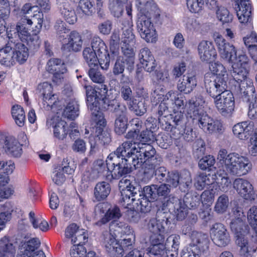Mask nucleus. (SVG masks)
<instances>
[{"label": "nucleus", "instance_id": "bf43d9fd", "mask_svg": "<svg viewBox=\"0 0 257 257\" xmlns=\"http://www.w3.org/2000/svg\"><path fill=\"white\" fill-rule=\"evenodd\" d=\"M125 68H126V69L131 72L134 69V65H133L130 68L128 65L126 64V62L124 61L122 57H119L118 56L113 68V74L114 75L122 74Z\"/></svg>", "mask_w": 257, "mask_h": 257}, {"label": "nucleus", "instance_id": "9d476101", "mask_svg": "<svg viewBox=\"0 0 257 257\" xmlns=\"http://www.w3.org/2000/svg\"><path fill=\"white\" fill-rule=\"evenodd\" d=\"M180 237L179 235L172 234L167 237L165 244H152L149 247L150 252L155 255H164L167 257H177L180 244Z\"/></svg>", "mask_w": 257, "mask_h": 257}, {"label": "nucleus", "instance_id": "f3484780", "mask_svg": "<svg viewBox=\"0 0 257 257\" xmlns=\"http://www.w3.org/2000/svg\"><path fill=\"white\" fill-rule=\"evenodd\" d=\"M46 70L49 73L53 74L52 81L57 84L62 82L64 78L63 74L67 70L64 62L61 59L55 58L48 60Z\"/></svg>", "mask_w": 257, "mask_h": 257}, {"label": "nucleus", "instance_id": "603ef678", "mask_svg": "<svg viewBox=\"0 0 257 257\" xmlns=\"http://www.w3.org/2000/svg\"><path fill=\"white\" fill-rule=\"evenodd\" d=\"M243 40L250 57H255L257 54V35L251 33L249 36L244 37Z\"/></svg>", "mask_w": 257, "mask_h": 257}, {"label": "nucleus", "instance_id": "393cba45", "mask_svg": "<svg viewBox=\"0 0 257 257\" xmlns=\"http://www.w3.org/2000/svg\"><path fill=\"white\" fill-rule=\"evenodd\" d=\"M198 51L202 61L210 63L214 61L217 57V52L212 42L203 40L198 46Z\"/></svg>", "mask_w": 257, "mask_h": 257}, {"label": "nucleus", "instance_id": "0eeeda50", "mask_svg": "<svg viewBox=\"0 0 257 257\" xmlns=\"http://www.w3.org/2000/svg\"><path fill=\"white\" fill-rule=\"evenodd\" d=\"M153 0H136V6L140 17L137 22V27L141 37L147 42L156 41V30L148 15Z\"/></svg>", "mask_w": 257, "mask_h": 257}, {"label": "nucleus", "instance_id": "13d9d810", "mask_svg": "<svg viewBox=\"0 0 257 257\" xmlns=\"http://www.w3.org/2000/svg\"><path fill=\"white\" fill-rule=\"evenodd\" d=\"M11 113L16 124L20 127L23 126L26 120L25 113L23 108L20 105H14L12 108Z\"/></svg>", "mask_w": 257, "mask_h": 257}, {"label": "nucleus", "instance_id": "4d7b16f0", "mask_svg": "<svg viewBox=\"0 0 257 257\" xmlns=\"http://www.w3.org/2000/svg\"><path fill=\"white\" fill-rule=\"evenodd\" d=\"M130 124L132 130L128 132L126 134L125 138L131 140L138 139V136H139L143 126V121L139 118H134L130 121Z\"/></svg>", "mask_w": 257, "mask_h": 257}, {"label": "nucleus", "instance_id": "ea45409f", "mask_svg": "<svg viewBox=\"0 0 257 257\" xmlns=\"http://www.w3.org/2000/svg\"><path fill=\"white\" fill-rule=\"evenodd\" d=\"M232 64V67H237L239 68L248 70L250 66V61L249 58L246 55L245 52L239 51L237 52L232 62H230Z\"/></svg>", "mask_w": 257, "mask_h": 257}, {"label": "nucleus", "instance_id": "a18cd8bd", "mask_svg": "<svg viewBox=\"0 0 257 257\" xmlns=\"http://www.w3.org/2000/svg\"><path fill=\"white\" fill-rule=\"evenodd\" d=\"M216 176L210 174H207L206 173H200L197 178V181L195 185L199 190H203L206 186L212 185L215 182Z\"/></svg>", "mask_w": 257, "mask_h": 257}, {"label": "nucleus", "instance_id": "e433bc0d", "mask_svg": "<svg viewBox=\"0 0 257 257\" xmlns=\"http://www.w3.org/2000/svg\"><path fill=\"white\" fill-rule=\"evenodd\" d=\"M16 246L8 237L4 236L0 239V257H15Z\"/></svg>", "mask_w": 257, "mask_h": 257}, {"label": "nucleus", "instance_id": "c756f323", "mask_svg": "<svg viewBox=\"0 0 257 257\" xmlns=\"http://www.w3.org/2000/svg\"><path fill=\"white\" fill-rule=\"evenodd\" d=\"M190 245L195 246L201 252L209 248V240L207 234L198 231H193L191 234Z\"/></svg>", "mask_w": 257, "mask_h": 257}, {"label": "nucleus", "instance_id": "69168bd1", "mask_svg": "<svg viewBox=\"0 0 257 257\" xmlns=\"http://www.w3.org/2000/svg\"><path fill=\"white\" fill-rule=\"evenodd\" d=\"M29 218L32 225L35 228H39L43 231H46L49 229L48 222L43 220H39L35 218V214L34 212L31 211L29 214Z\"/></svg>", "mask_w": 257, "mask_h": 257}, {"label": "nucleus", "instance_id": "c9c22d12", "mask_svg": "<svg viewBox=\"0 0 257 257\" xmlns=\"http://www.w3.org/2000/svg\"><path fill=\"white\" fill-rule=\"evenodd\" d=\"M53 135L54 138L59 140L65 139L68 134L67 122L61 119H57L53 122Z\"/></svg>", "mask_w": 257, "mask_h": 257}, {"label": "nucleus", "instance_id": "c85d7f7f", "mask_svg": "<svg viewBox=\"0 0 257 257\" xmlns=\"http://www.w3.org/2000/svg\"><path fill=\"white\" fill-rule=\"evenodd\" d=\"M3 148L9 156L20 157L23 153L22 145L14 137H6Z\"/></svg>", "mask_w": 257, "mask_h": 257}, {"label": "nucleus", "instance_id": "473e14b6", "mask_svg": "<svg viewBox=\"0 0 257 257\" xmlns=\"http://www.w3.org/2000/svg\"><path fill=\"white\" fill-rule=\"evenodd\" d=\"M106 164V161L103 160L98 159L94 161L93 166L90 173L92 175V179L95 180L100 177H104L106 180V177L111 173V170L108 168Z\"/></svg>", "mask_w": 257, "mask_h": 257}, {"label": "nucleus", "instance_id": "6ab92c4d", "mask_svg": "<svg viewBox=\"0 0 257 257\" xmlns=\"http://www.w3.org/2000/svg\"><path fill=\"white\" fill-rule=\"evenodd\" d=\"M166 138H167V136H162L161 137L159 136L158 139H156L153 132L146 129L141 132V134H139V136H138V139H135V140H132L131 141H128L132 142L133 146H135L136 144H139V142L146 143L149 144L150 143L153 142L155 140H156L157 143L161 148L166 149L170 146L171 142L168 141L167 139H166Z\"/></svg>", "mask_w": 257, "mask_h": 257}, {"label": "nucleus", "instance_id": "b1692460", "mask_svg": "<svg viewBox=\"0 0 257 257\" xmlns=\"http://www.w3.org/2000/svg\"><path fill=\"white\" fill-rule=\"evenodd\" d=\"M103 243L105 251L109 257L123 256V248L116 239V235L109 233L105 236Z\"/></svg>", "mask_w": 257, "mask_h": 257}, {"label": "nucleus", "instance_id": "2eb2a0df", "mask_svg": "<svg viewBox=\"0 0 257 257\" xmlns=\"http://www.w3.org/2000/svg\"><path fill=\"white\" fill-rule=\"evenodd\" d=\"M212 240L218 246L225 247L230 242V236L224 224L216 223L210 229Z\"/></svg>", "mask_w": 257, "mask_h": 257}, {"label": "nucleus", "instance_id": "ddd939ff", "mask_svg": "<svg viewBox=\"0 0 257 257\" xmlns=\"http://www.w3.org/2000/svg\"><path fill=\"white\" fill-rule=\"evenodd\" d=\"M214 103L218 111L223 116L230 115L234 110L235 101L233 93L227 90L217 98Z\"/></svg>", "mask_w": 257, "mask_h": 257}, {"label": "nucleus", "instance_id": "c03bdc74", "mask_svg": "<svg viewBox=\"0 0 257 257\" xmlns=\"http://www.w3.org/2000/svg\"><path fill=\"white\" fill-rule=\"evenodd\" d=\"M43 99V107L47 110L58 111L61 109L60 101L57 94H52Z\"/></svg>", "mask_w": 257, "mask_h": 257}, {"label": "nucleus", "instance_id": "412c9836", "mask_svg": "<svg viewBox=\"0 0 257 257\" xmlns=\"http://www.w3.org/2000/svg\"><path fill=\"white\" fill-rule=\"evenodd\" d=\"M233 187L244 200L252 201L255 199L253 187L248 181L241 178L236 179L233 182Z\"/></svg>", "mask_w": 257, "mask_h": 257}, {"label": "nucleus", "instance_id": "774afa93", "mask_svg": "<svg viewBox=\"0 0 257 257\" xmlns=\"http://www.w3.org/2000/svg\"><path fill=\"white\" fill-rule=\"evenodd\" d=\"M99 64L96 66L89 67L88 72V75L91 80L97 83H102L104 82V78L101 73L99 71Z\"/></svg>", "mask_w": 257, "mask_h": 257}, {"label": "nucleus", "instance_id": "f03ea898", "mask_svg": "<svg viewBox=\"0 0 257 257\" xmlns=\"http://www.w3.org/2000/svg\"><path fill=\"white\" fill-rule=\"evenodd\" d=\"M176 93L177 92L171 90L165 96L167 99L170 98L172 101H174V110L183 111L186 108L187 117L192 119L193 122L196 120L199 127L206 133H223L224 128L222 122L217 119H213L204 111L203 108L205 100L202 95L192 97L185 105L184 98L176 97Z\"/></svg>", "mask_w": 257, "mask_h": 257}, {"label": "nucleus", "instance_id": "bb28decb", "mask_svg": "<svg viewBox=\"0 0 257 257\" xmlns=\"http://www.w3.org/2000/svg\"><path fill=\"white\" fill-rule=\"evenodd\" d=\"M253 123L249 121H244L237 123L232 127L234 135L241 140H247L254 132Z\"/></svg>", "mask_w": 257, "mask_h": 257}, {"label": "nucleus", "instance_id": "37998d69", "mask_svg": "<svg viewBox=\"0 0 257 257\" xmlns=\"http://www.w3.org/2000/svg\"><path fill=\"white\" fill-rule=\"evenodd\" d=\"M134 47L135 44H122L121 46L122 55L119 56L122 57L126 62V64L130 68L133 65L135 64V52Z\"/></svg>", "mask_w": 257, "mask_h": 257}, {"label": "nucleus", "instance_id": "4be33fe9", "mask_svg": "<svg viewBox=\"0 0 257 257\" xmlns=\"http://www.w3.org/2000/svg\"><path fill=\"white\" fill-rule=\"evenodd\" d=\"M40 241L37 238H32L27 241L24 249H21L17 257H46L44 252L37 249L40 245Z\"/></svg>", "mask_w": 257, "mask_h": 257}, {"label": "nucleus", "instance_id": "864d4df0", "mask_svg": "<svg viewBox=\"0 0 257 257\" xmlns=\"http://www.w3.org/2000/svg\"><path fill=\"white\" fill-rule=\"evenodd\" d=\"M209 63V69L211 71V73L213 74L215 78H224L227 80L228 73L225 67L220 62H212Z\"/></svg>", "mask_w": 257, "mask_h": 257}, {"label": "nucleus", "instance_id": "7ed1b4c3", "mask_svg": "<svg viewBox=\"0 0 257 257\" xmlns=\"http://www.w3.org/2000/svg\"><path fill=\"white\" fill-rule=\"evenodd\" d=\"M132 146V142H124L115 151L107 156L106 164L111 173H109L106 180L111 181L113 179H119L122 176L130 174L134 169L131 151Z\"/></svg>", "mask_w": 257, "mask_h": 257}, {"label": "nucleus", "instance_id": "052dcab7", "mask_svg": "<svg viewBox=\"0 0 257 257\" xmlns=\"http://www.w3.org/2000/svg\"><path fill=\"white\" fill-rule=\"evenodd\" d=\"M248 71V70L238 68L236 70L234 71V74L232 75L233 80L236 82L237 86L240 88V93L242 94L243 92H242L241 86V85L244 84V82L247 78ZM242 86L244 87L243 85H242Z\"/></svg>", "mask_w": 257, "mask_h": 257}, {"label": "nucleus", "instance_id": "20e7f679", "mask_svg": "<svg viewBox=\"0 0 257 257\" xmlns=\"http://www.w3.org/2000/svg\"><path fill=\"white\" fill-rule=\"evenodd\" d=\"M43 22V14L40 11L33 15L32 19L22 17L16 26L18 35L21 41L26 43L30 49H38L41 44L39 34Z\"/></svg>", "mask_w": 257, "mask_h": 257}, {"label": "nucleus", "instance_id": "9b49d317", "mask_svg": "<svg viewBox=\"0 0 257 257\" xmlns=\"http://www.w3.org/2000/svg\"><path fill=\"white\" fill-rule=\"evenodd\" d=\"M204 86L207 94L212 98H217L226 91L227 88V80L221 78H215L211 73H207L204 75Z\"/></svg>", "mask_w": 257, "mask_h": 257}, {"label": "nucleus", "instance_id": "58836bf2", "mask_svg": "<svg viewBox=\"0 0 257 257\" xmlns=\"http://www.w3.org/2000/svg\"><path fill=\"white\" fill-rule=\"evenodd\" d=\"M121 216L120 209L118 207L108 209L104 216L95 223V225L101 227L107 224L111 220L119 218Z\"/></svg>", "mask_w": 257, "mask_h": 257}, {"label": "nucleus", "instance_id": "2f4dec72", "mask_svg": "<svg viewBox=\"0 0 257 257\" xmlns=\"http://www.w3.org/2000/svg\"><path fill=\"white\" fill-rule=\"evenodd\" d=\"M59 11L64 20L69 24L73 25L77 21L74 9L67 1L62 3L59 6Z\"/></svg>", "mask_w": 257, "mask_h": 257}, {"label": "nucleus", "instance_id": "72a5a7b5", "mask_svg": "<svg viewBox=\"0 0 257 257\" xmlns=\"http://www.w3.org/2000/svg\"><path fill=\"white\" fill-rule=\"evenodd\" d=\"M111 191L108 183L102 181L97 183L94 189V202H100L106 199Z\"/></svg>", "mask_w": 257, "mask_h": 257}, {"label": "nucleus", "instance_id": "0e129e2a", "mask_svg": "<svg viewBox=\"0 0 257 257\" xmlns=\"http://www.w3.org/2000/svg\"><path fill=\"white\" fill-rule=\"evenodd\" d=\"M216 17L223 24L231 23L233 20V16L228 9L221 6L218 7L216 11Z\"/></svg>", "mask_w": 257, "mask_h": 257}, {"label": "nucleus", "instance_id": "3c124183", "mask_svg": "<svg viewBox=\"0 0 257 257\" xmlns=\"http://www.w3.org/2000/svg\"><path fill=\"white\" fill-rule=\"evenodd\" d=\"M182 202L188 208L194 209L200 204V197L196 193L187 192L184 196Z\"/></svg>", "mask_w": 257, "mask_h": 257}, {"label": "nucleus", "instance_id": "09e8293b", "mask_svg": "<svg viewBox=\"0 0 257 257\" xmlns=\"http://www.w3.org/2000/svg\"><path fill=\"white\" fill-rule=\"evenodd\" d=\"M83 56L89 67L96 66L98 64L100 66L99 57L91 48H85L83 51Z\"/></svg>", "mask_w": 257, "mask_h": 257}, {"label": "nucleus", "instance_id": "aec40b11", "mask_svg": "<svg viewBox=\"0 0 257 257\" xmlns=\"http://www.w3.org/2000/svg\"><path fill=\"white\" fill-rule=\"evenodd\" d=\"M214 41L221 58L229 63L232 62L236 54L235 47L221 35H218Z\"/></svg>", "mask_w": 257, "mask_h": 257}, {"label": "nucleus", "instance_id": "f257e3e1", "mask_svg": "<svg viewBox=\"0 0 257 257\" xmlns=\"http://www.w3.org/2000/svg\"><path fill=\"white\" fill-rule=\"evenodd\" d=\"M86 92V103L88 107L92 111V121L89 127L90 135L89 143L90 154H93L98 151L100 147H107L111 142L110 133L105 130L106 120L103 113L100 111V102L103 108L106 110L108 102L112 99L106 94L107 89L105 85H101V88L85 86Z\"/></svg>", "mask_w": 257, "mask_h": 257}, {"label": "nucleus", "instance_id": "4468645a", "mask_svg": "<svg viewBox=\"0 0 257 257\" xmlns=\"http://www.w3.org/2000/svg\"><path fill=\"white\" fill-rule=\"evenodd\" d=\"M237 5L236 15L242 27L252 28V11L253 8L250 0H236Z\"/></svg>", "mask_w": 257, "mask_h": 257}, {"label": "nucleus", "instance_id": "680f3d73", "mask_svg": "<svg viewBox=\"0 0 257 257\" xmlns=\"http://www.w3.org/2000/svg\"><path fill=\"white\" fill-rule=\"evenodd\" d=\"M74 3L79 2L78 7L83 13L86 15H91L95 12V7L91 0H70Z\"/></svg>", "mask_w": 257, "mask_h": 257}, {"label": "nucleus", "instance_id": "338daca9", "mask_svg": "<svg viewBox=\"0 0 257 257\" xmlns=\"http://www.w3.org/2000/svg\"><path fill=\"white\" fill-rule=\"evenodd\" d=\"M228 206V198L226 195L220 196L215 203L214 210L218 213H224Z\"/></svg>", "mask_w": 257, "mask_h": 257}, {"label": "nucleus", "instance_id": "79ce46f5", "mask_svg": "<svg viewBox=\"0 0 257 257\" xmlns=\"http://www.w3.org/2000/svg\"><path fill=\"white\" fill-rule=\"evenodd\" d=\"M172 212L177 220L182 221L184 220L187 214V207L182 202L181 199L176 198L175 202L172 204Z\"/></svg>", "mask_w": 257, "mask_h": 257}, {"label": "nucleus", "instance_id": "a878e982", "mask_svg": "<svg viewBox=\"0 0 257 257\" xmlns=\"http://www.w3.org/2000/svg\"><path fill=\"white\" fill-rule=\"evenodd\" d=\"M125 186L120 191L121 198L119 204L125 208H129L136 200L135 196L137 194V189L134 187L128 180H125Z\"/></svg>", "mask_w": 257, "mask_h": 257}, {"label": "nucleus", "instance_id": "f8f14e48", "mask_svg": "<svg viewBox=\"0 0 257 257\" xmlns=\"http://www.w3.org/2000/svg\"><path fill=\"white\" fill-rule=\"evenodd\" d=\"M15 168L12 161H0V201L8 198L14 192V190L8 187L10 181L9 175L12 174Z\"/></svg>", "mask_w": 257, "mask_h": 257}, {"label": "nucleus", "instance_id": "4c0bfd02", "mask_svg": "<svg viewBox=\"0 0 257 257\" xmlns=\"http://www.w3.org/2000/svg\"><path fill=\"white\" fill-rule=\"evenodd\" d=\"M15 62L20 64L24 63L29 56V50L24 44L17 43L15 44L14 50L12 51Z\"/></svg>", "mask_w": 257, "mask_h": 257}, {"label": "nucleus", "instance_id": "cd10ccee", "mask_svg": "<svg viewBox=\"0 0 257 257\" xmlns=\"http://www.w3.org/2000/svg\"><path fill=\"white\" fill-rule=\"evenodd\" d=\"M139 60L144 69L148 72H152L155 70L157 63L155 58L147 47L140 50L139 54Z\"/></svg>", "mask_w": 257, "mask_h": 257}, {"label": "nucleus", "instance_id": "423d86ee", "mask_svg": "<svg viewBox=\"0 0 257 257\" xmlns=\"http://www.w3.org/2000/svg\"><path fill=\"white\" fill-rule=\"evenodd\" d=\"M54 28L56 31L57 39L61 44L62 51L70 53L81 51L83 40L79 33L76 30H73L67 35V38L65 37L63 33H67L70 30L67 28L65 23L61 19L56 21Z\"/></svg>", "mask_w": 257, "mask_h": 257}, {"label": "nucleus", "instance_id": "1a4fd4ad", "mask_svg": "<svg viewBox=\"0 0 257 257\" xmlns=\"http://www.w3.org/2000/svg\"><path fill=\"white\" fill-rule=\"evenodd\" d=\"M106 110L116 116L114 123L115 132L118 135L124 134L128 125L127 110L125 105L121 103L119 100L115 98L108 102Z\"/></svg>", "mask_w": 257, "mask_h": 257}, {"label": "nucleus", "instance_id": "f704fd0d", "mask_svg": "<svg viewBox=\"0 0 257 257\" xmlns=\"http://www.w3.org/2000/svg\"><path fill=\"white\" fill-rule=\"evenodd\" d=\"M135 236L133 238H126L121 240L120 244L123 250V254L125 252L130 251L124 257H144V253L134 248Z\"/></svg>", "mask_w": 257, "mask_h": 257}, {"label": "nucleus", "instance_id": "39448f33", "mask_svg": "<svg viewBox=\"0 0 257 257\" xmlns=\"http://www.w3.org/2000/svg\"><path fill=\"white\" fill-rule=\"evenodd\" d=\"M144 147L136 148L132 146L131 149L132 163L134 169L141 167L144 169V174L148 178L153 177L154 169L160 166L163 161L160 155L156 153L155 149L149 144Z\"/></svg>", "mask_w": 257, "mask_h": 257}, {"label": "nucleus", "instance_id": "de8ad7c7", "mask_svg": "<svg viewBox=\"0 0 257 257\" xmlns=\"http://www.w3.org/2000/svg\"><path fill=\"white\" fill-rule=\"evenodd\" d=\"M140 97L137 98L134 97L127 102L129 109L133 111L137 115L142 116L147 111V107L144 101H142L143 98Z\"/></svg>", "mask_w": 257, "mask_h": 257}, {"label": "nucleus", "instance_id": "e2e57ef3", "mask_svg": "<svg viewBox=\"0 0 257 257\" xmlns=\"http://www.w3.org/2000/svg\"><path fill=\"white\" fill-rule=\"evenodd\" d=\"M215 193L213 188L204 190L199 196L202 204L209 208L214 202Z\"/></svg>", "mask_w": 257, "mask_h": 257}, {"label": "nucleus", "instance_id": "49530a36", "mask_svg": "<svg viewBox=\"0 0 257 257\" xmlns=\"http://www.w3.org/2000/svg\"><path fill=\"white\" fill-rule=\"evenodd\" d=\"M79 115V105L74 100L67 103L62 112V116L69 120H74Z\"/></svg>", "mask_w": 257, "mask_h": 257}, {"label": "nucleus", "instance_id": "a19ab883", "mask_svg": "<svg viewBox=\"0 0 257 257\" xmlns=\"http://www.w3.org/2000/svg\"><path fill=\"white\" fill-rule=\"evenodd\" d=\"M122 25L123 26L122 28L123 30L122 44H135V36L132 29L133 22L130 20H123L122 22Z\"/></svg>", "mask_w": 257, "mask_h": 257}, {"label": "nucleus", "instance_id": "dca6fc26", "mask_svg": "<svg viewBox=\"0 0 257 257\" xmlns=\"http://www.w3.org/2000/svg\"><path fill=\"white\" fill-rule=\"evenodd\" d=\"M170 192V189L166 184L151 185L145 186L140 196L149 198L151 201H157L161 198H166Z\"/></svg>", "mask_w": 257, "mask_h": 257}, {"label": "nucleus", "instance_id": "5701e85b", "mask_svg": "<svg viewBox=\"0 0 257 257\" xmlns=\"http://www.w3.org/2000/svg\"><path fill=\"white\" fill-rule=\"evenodd\" d=\"M242 98L243 101L249 103L248 115L252 119H257V97L253 85L248 86L243 91Z\"/></svg>", "mask_w": 257, "mask_h": 257}, {"label": "nucleus", "instance_id": "6e6552de", "mask_svg": "<svg viewBox=\"0 0 257 257\" xmlns=\"http://www.w3.org/2000/svg\"><path fill=\"white\" fill-rule=\"evenodd\" d=\"M218 159L224 164L226 171L232 175L241 176L251 169L252 165L247 158L235 153L227 154V151L224 149L219 151Z\"/></svg>", "mask_w": 257, "mask_h": 257}, {"label": "nucleus", "instance_id": "5fc2aeb1", "mask_svg": "<svg viewBox=\"0 0 257 257\" xmlns=\"http://www.w3.org/2000/svg\"><path fill=\"white\" fill-rule=\"evenodd\" d=\"M164 217L166 220L163 219L162 221L156 218H152L150 220L148 224V227L152 234L165 232V227L164 224V223L167 224L168 218L165 216Z\"/></svg>", "mask_w": 257, "mask_h": 257}, {"label": "nucleus", "instance_id": "8fccbe9b", "mask_svg": "<svg viewBox=\"0 0 257 257\" xmlns=\"http://www.w3.org/2000/svg\"><path fill=\"white\" fill-rule=\"evenodd\" d=\"M248 233H241V234H235L236 243L240 247V254L244 257H252V254L250 253L251 250H249L248 246V240L245 237V235Z\"/></svg>", "mask_w": 257, "mask_h": 257}, {"label": "nucleus", "instance_id": "6e6d98bb", "mask_svg": "<svg viewBox=\"0 0 257 257\" xmlns=\"http://www.w3.org/2000/svg\"><path fill=\"white\" fill-rule=\"evenodd\" d=\"M230 228L234 234L249 233V228L246 223L245 220H231L230 223Z\"/></svg>", "mask_w": 257, "mask_h": 257}, {"label": "nucleus", "instance_id": "7c9ffc66", "mask_svg": "<svg viewBox=\"0 0 257 257\" xmlns=\"http://www.w3.org/2000/svg\"><path fill=\"white\" fill-rule=\"evenodd\" d=\"M197 85L196 76L194 75H183L182 80H180L177 84L178 90L185 94L191 92Z\"/></svg>", "mask_w": 257, "mask_h": 257}, {"label": "nucleus", "instance_id": "a211bd4d", "mask_svg": "<svg viewBox=\"0 0 257 257\" xmlns=\"http://www.w3.org/2000/svg\"><path fill=\"white\" fill-rule=\"evenodd\" d=\"M91 48L99 57L101 69L107 70L109 66L110 56L105 43L99 37H94L91 42Z\"/></svg>", "mask_w": 257, "mask_h": 257}]
</instances>
